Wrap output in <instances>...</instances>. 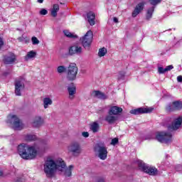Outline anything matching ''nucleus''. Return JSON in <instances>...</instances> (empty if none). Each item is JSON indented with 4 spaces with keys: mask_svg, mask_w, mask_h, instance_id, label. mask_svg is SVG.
<instances>
[{
    "mask_svg": "<svg viewBox=\"0 0 182 182\" xmlns=\"http://www.w3.org/2000/svg\"><path fill=\"white\" fill-rule=\"evenodd\" d=\"M66 167V163L61 158H58L54 160L53 156H48L44 161L43 171L48 178H52L56 173V170L58 171H63V168Z\"/></svg>",
    "mask_w": 182,
    "mask_h": 182,
    "instance_id": "1",
    "label": "nucleus"
},
{
    "mask_svg": "<svg viewBox=\"0 0 182 182\" xmlns=\"http://www.w3.org/2000/svg\"><path fill=\"white\" fill-rule=\"evenodd\" d=\"M18 152L23 160H33L38 156V146L36 145L21 144L18 146Z\"/></svg>",
    "mask_w": 182,
    "mask_h": 182,
    "instance_id": "2",
    "label": "nucleus"
},
{
    "mask_svg": "<svg viewBox=\"0 0 182 182\" xmlns=\"http://www.w3.org/2000/svg\"><path fill=\"white\" fill-rule=\"evenodd\" d=\"M182 123V116L176 118L173 120H171V118H167L164 122V126H166L170 132H173V130H178L180 127H181Z\"/></svg>",
    "mask_w": 182,
    "mask_h": 182,
    "instance_id": "3",
    "label": "nucleus"
},
{
    "mask_svg": "<svg viewBox=\"0 0 182 182\" xmlns=\"http://www.w3.org/2000/svg\"><path fill=\"white\" fill-rule=\"evenodd\" d=\"M136 164L139 168V170H141V171H144V173H146V174H149V176H157L159 174V170L154 166H150L141 160H137Z\"/></svg>",
    "mask_w": 182,
    "mask_h": 182,
    "instance_id": "4",
    "label": "nucleus"
},
{
    "mask_svg": "<svg viewBox=\"0 0 182 182\" xmlns=\"http://www.w3.org/2000/svg\"><path fill=\"white\" fill-rule=\"evenodd\" d=\"M7 123L11 124L14 130H22L24 127L23 123L17 115L10 114L7 117Z\"/></svg>",
    "mask_w": 182,
    "mask_h": 182,
    "instance_id": "5",
    "label": "nucleus"
},
{
    "mask_svg": "<svg viewBox=\"0 0 182 182\" xmlns=\"http://www.w3.org/2000/svg\"><path fill=\"white\" fill-rule=\"evenodd\" d=\"M94 152L95 156L100 160H106L107 159V147L103 143H98L94 146Z\"/></svg>",
    "mask_w": 182,
    "mask_h": 182,
    "instance_id": "6",
    "label": "nucleus"
},
{
    "mask_svg": "<svg viewBox=\"0 0 182 182\" xmlns=\"http://www.w3.org/2000/svg\"><path fill=\"white\" fill-rule=\"evenodd\" d=\"M78 68L75 63H70L66 70V77L70 82L76 80L77 76Z\"/></svg>",
    "mask_w": 182,
    "mask_h": 182,
    "instance_id": "7",
    "label": "nucleus"
},
{
    "mask_svg": "<svg viewBox=\"0 0 182 182\" xmlns=\"http://www.w3.org/2000/svg\"><path fill=\"white\" fill-rule=\"evenodd\" d=\"M67 150L68 153L72 154V156L77 157V156L80 155L82 153V147L80 146V143L76 141L71 142L68 146Z\"/></svg>",
    "mask_w": 182,
    "mask_h": 182,
    "instance_id": "8",
    "label": "nucleus"
},
{
    "mask_svg": "<svg viewBox=\"0 0 182 182\" xmlns=\"http://www.w3.org/2000/svg\"><path fill=\"white\" fill-rule=\"evenodd\" d=\"M156 139L160 143H165V144H168V143H170L172 140V135L170 132H156Z\"/></svg>",
    "mask_w": 182,
    "mask_h": 182,
    "instance_id": "9",
    "label": "nucleus"
},
{
    "mask_svg": "<svg viewBox=\"0 0 182 182\" xmlns=\"http://www.w3.org/2000/svg\"><path fill=\"white\" fill-rule=\"evenodd\" d=\"M83 48H89L93 41V33L92 31H88L85 36L80 38Z\"/></svg>",
    "mask_w": 182,
    "mask_h": 182,
    "instance_id": "10",
    "label": "nucleus"
},
{
    "mask_svg": "<svg viewBox=\"0 0 182 182\" xmlns=\"http://www.w3.org/2000/svg\"><path fill=\"white\" fill-rule=\"evenodd\" d=\"M16 96H21L22 91L25 89V80L22 77L16 79L14 82Z\"/></svg>",
    "mask_w": 182,
    "mask_h": 182,
    "instance_id": "11",
    "label": "nucleus"
},
{
    "mask_svg": "<svg viewBox=\"0 0 182 182\" xmlns=\"http://www.w3.org/2000/svg\"><path fill=\"white\" fill-rule=\"evenodd\" d=\"M154 110L153 107H139L137 109H132L130 111L131 114H143L144 113H151Z\"/></svg>",
    "mask_w": 182,
    "mask_h": 182,
    "instance_id": "12",
    "label": "nucleus"
},
{
    "mask_svg": "<svg viewBox=\"0 0 182 182\" xmlns=\"http://www.w3.org/2000/svg\"><path fill=\"white\" fill-rule=\"evenodd\" d=\"M83 49L82 48V46H80L79 44H75L70 47L69 48V55L71 56L73 55H82Z\"/></svg>",
    "mask_w": 182,
    "mask_h": 182,
    "instance_id": "13",
    "label": "nucleus"
},
{
    "mask_svg": "<svg viewBox=\"0 0 182 182\" xmlns=\"http://www.w3.org/2000/svg\"><path fill=\"white\" fill-rule=\"evenodd\" d=\"M4 62L6 65H14L16 62V55L12 53H9L4 56Z\"/></svg>",
    "mask_w": 182,
    "mask_h": 182,
    "instance_id": "14",
    "label": "nucleus"
},
{
    "mask_svg": "<svg viewBox=\"0 0 182 182\" xmlns=\"http://www.w3.org/2000/svg\"><path fill=\"white\" fill-rule=\"evenodd\" d=\"M45 120L43 119V118H42V117L41 116H37L33 118L32 122V126L33 127L39 128L41 127V126H43Z\"/></svg>",
    "mask_w": 182,
    "mask_h": 182,
    "instance_id": "15",
    "label": "nucleus"
},
{
    "mask_svg": "<svg viewBox=\"0 0 182 182\" xmlns=\"http://www.w3.org/2000/svg\"><path fill=\"white\" fill-rule=\"evenodd\" d=\"M145 4L146 3H144V1H142V2L139 3L136 6L134 11L132 12V18H136V16H137V15H139V14H140V12H141V11H143V9H144Z\"/></svg>",
    "mask_w": 182,
    "mask_h": 182,
    "instance_id": "16",
    "label": "nucleus"
},
{
    "mask_svg": "<svg viewBox=\"0 0 182 182\" xmlns=\"http://www.w3.org/2000/svg\"><path fill=\"white\" fill-rule=\"evenodd\" d=\"M74 168L75 166H73V165H70L67 168L65 167L63 168V171H61L62 174L65 177H72V171H73Z\"/></svg>",
    "mask_w": 182,
    "mask_h": 182,
    "instance_id": "17",
    "label": "nucleus"
},
{
    "mask_svg": "<svg viewBox=\"0 0 182 182\" xmlns=\"http://www.w3.org/2000/svg\"><path fill=\"white\" fill-rule=\"evenodd\" d=\"M68 91L69 94V99L70 100H73V99H75V95H76V86H75L73 84H71L68 87Z\"/></svg>",
    "mask_w": 182,
    "mask_h": 182,
    "instance_id": "18",
    "label": "nucleus"
},
{
    "mask_svg": "<svg viewBox=\"0 0 182 182\" xmlns=\"http://www.w3.org/2000/svg\"><path fill=\"white\" fill-rule=\"evenodd\" d=\"M122 112H123V109H122V107L113 106L110 107L108 113H109V114H113L114 116H117V114H119V113H122Z\"/></svg>",
    "mask_w": 182,
    "mask_h": 182,
    "instance_id": "19",
    "label": "nucleus"
},
{
    "mask_svg": "<svg viewBox=\"0 0 182 182\" xmlns=\"http://www.w3.org/2000/svg\"><path fill=\"white\" fill-rule=\"evenodd\" d=\"M105 120L109 123V124H113V123L117 122V117L116 115H113V114L108 113L105 117Z\"/></svg>",
    "mask_w": 182,
    "mask_h": 182,
    "instance_id": "20",
    "label": "nucleus"
},
{
    "mask_svg": "<svg viewBox=\"0 0 182 182\" xmlns=\"http://www.w3.org/2000/svg\"><path fill=\"white\" fill-rule=\"evenodd\" d=\"M95 18H96V15H95V13L90 11L87 14V20H88L90 25H91V26H93V25H95Z\"/></svg>",
    "mask_w": 182,
    "mask_h": 182,
    "instance_id": "21",
    "label": "nucleus"
},
{
    "mask_svg": "<svg viewBox=\"0 0 182 182\" xmlns=\"http://www.w3.org/2000/svg\"><path fill=\"white\" fill-rule=\"evenodd\" d=\"M92 95L93 96H95V97H97V99H102V100L107 99V95H105V93L100 91H94L92 92Z\"/></svg>",
    "mask_w": 182,
    "mask_h": 182,
    "instance_id": "22",
    "label": "nucleus"
},
{
    "mask_svg": "<svg viewBox=\"0 0 182 182\" xmlns=\"http://www.w3.org/2000/svg\"><path fill=\"white\" fill-rule=\"evenodd\" d=\"M53 103V101L52 100V99H50V97H47L43 99V105L44 109H48V107H49V106H51Z\"/></svg>",
    "mask_w": 182,
    "mask_h": 182,
    "instance_id": "23",
    "label": "nucleus"
},
{
    "mask_svg": "<svg viewBox=\"0 0 182 182\" xmlns=\"http://www.w3.org/2000/svg\"><path fill=\"white\" fill-rule=\"evenodd\" d=\"M100 129V126L99 125V123L96 122H92L90 124V130L92 131V133H97Z\"/></svg>",
    "mask_w": 182,
    "mask_h": 182,
    "instance_id": "24",
    "label": "nucleus"
},
{
    "mask_svg": "<svg viewBox=\"0 0 182 182\" xmlns=\"http://www.w3.org/2000/svg\"><path fill=\"white\" fill-rule=\"evenodd\" d=\"M58 12H59V4H54L51 9V15L53 18L58 16Z\"/></svg>",
    "mask_w": 182,
    "mask_h": 182,
    "instance_id": "25",
    "label": "nucleus"
},
{
    "mask_svg": "<svg viewBox=\"0 0 182 182\" xmlns=\"http://www.w3.org/2000/svg\"><path fill=\"white\" fill-rule=\"evenodd\" d=\"M63 33L67 38H70L71 39H77V35H76L75 33H70L68 30H64Z\"/></svg>",
    "mask_w": 182,
    "mask_h": 182,
    "instance_id": "26",
    "label": "nucleus"
},
{
    "mask_svg": "<svg viewBox=\"0 0 182 182\" xmlns=\"http://www.w3.org/2000/svg\"><path fill=\"white\" fill-rule=\"evenodd\" d=\"M173 109L175 110H181L182 109V102L181 101H174L172 103Z\"/></svg>",
    "mask_w": 182,
    "mask_h": 182,
    "instance_id": "27",
    "label": "nucleus"
},
{
    "mask_svg": "<svg viewBox=\"0 0 182 182\" xmlns=\"http://www.w3.org/2000/svg\"><path fill=\"white\" fill-rule=\"evenodd\" d=\"M36 139H37L36 135H33L31 134H26L24 136V140H26V141H33L36 140Z\"/></svg>",
    "mask_w": 182,
    "mask_h": 182,
    "instance_id": "28",
    "label": "nucleus"
},
{
    "mask_svg": "<svg viewBox=\"0 0 182 182\" xmlns=\"http://www.w3.org/2000/svg\"><path fill=\"white\" fill-rule=\"evenodd\" d=\"M153 12H154V6L148 9L146 11V16L147 21H149V19H151V17L153 16Z\"/></svg>",
    "mask_w": 182,
    "mask_h": 182,
    "instance_id": "29",
    "label": "nucleus"
},
{
    "mask_svg": "<svg viewBox=\"0 0 182 182\" xmlns=\"http://www.w3.org/2000/svg\"><path fill=\"white\" fill-rule=\"evenodd\" d=\"M33 58H36V52L31 50L26 55V60H29V59H33Z\"/></svg>",
    "mask_w": 182,
    "mask_h": 182,
    "instance_id": "30",
    "label": "nucleus"
},
{
    "mask_svg": "<svg viewBox=\"0 0 182 182\" xmlns=\"http://www.w3.org/2000/svg\"><path fill=\"white\" fill-rule=\"evenodd\" d=\"M106 53H107V50L105 48H100L98 52V56L102 58Z\"/></svg>",
    "mask_w": 182,
    "mask_h": 182,
    "instance_id": "31",
    "label": "nucleus"
},
{
    "mask_svg": "<svg viewBox=\"0 0 182 182\" xmlns=\"http://www.w3.org/2000/svg\"><path fill=\"white\" fill-rule=\"evenodd\" d=\"M66 71V67H65V65H60L57 68V72L60 75H62V73H65Z\"/></svg>",
    "mask_w": 182,
    "mask_h": 182,
    "instance_id": "32",
    "label": "nucleus"
},
{
    "mask_svg": "<svg viewBox=\"0 0 182 182\" xmlns=\"http://www.w3.org/2000/svg\"><path fill=\"white\" fill-rule=\"evenodd\" d=\"M124 76H126V72H124V71L119 72V74H118L119 80H120L122 79H124Z\"/></svg>",
    "mask_w": 182,
    "mask_h": 182,
    "instance_id": "33",
    "label": "nucleus"
},
{
    "mask_svg": "<svg viewBox=\"0 0 182 182\" xmlns=\"http://www.w3.org/2000/svg\"><path fill=\"white\" fill-rule=\"evenodd\" d=\"M166 72H167L166 68H164L163 67L158 68V73H159V75H163V73H166Z\"/></svg>",
    "mask_w": 182,
    "mask_h": 182,
    "instance_id": "34",
    "label": "nucleus"
},
{
    "mask_svg": "<svg viewBox=\"0 0 182 182\" xmlns=\"http://www.w3.org/2000/svg\"><path fill=\"white\" fill-rule=\"evenodd\" d=\"M166 112H174V110H175L174 106L173 105H172V106L168 105L166 106Z\"/></svg>",
    "mask_w": 182,
    "mask_h": 182,
    "instance_id": "35",
    "label": "nucleus"
},
{
    "mask_svg": "<svg viewBox=\"0 0 182 182\" xmlns=\"http://www.w3.org/2000/svg\"><path fill=\"white\" fill-rule=\"evenodd\" d=\"M31 41L33 45H38L39 43V40L36 37H32Z\"/></svg>",
    "mask_w": 182,
    "mask_h": 182,
    "instance_id": "36",
    "label": "nucleus"
},
{
    "mask_svg": "<svg viewBox=\"0 0 182 182\" xmlns=\"http://www.w3.org/2000/svg\"><path fill=\"white\" fill-rule=\"evenodd\" d=\"M149 2L151 5L156 6L157 4H160L161 2V0H149Z\"/></svg>",
    "mask_w": 182,
    "mask_h": 182,
    "instance_id": "37",
    "label": "nucleus"
},
{
    "mask_svg": "<svg viewBox=\"0 0 182 182\" xmlns=\"http://www.w3.org/2000/svg\"><path fill=\"white\" fill-rule=\"evenodd\" d=\"M118 143H119V139L114 138V139H112L111 145L112 146H116V144H117Z\"/></svg>",
    "mask_w": 182,
    "mask_h": 182,
    "instance_id": "38",
    "label": "nucleus"
},
{
    "mask_svg": "<svg viewBox=\"0 0 182 182\" xmlns=\"http://www.w3.org/2000/svg\"><path fill=\"white\" fill-rule=\"evenodd\" d=\"M40 15H48V10L45 9H42L40 12H39Z\"/></svg>",
    "mask_w": 182,
    "mask_h": 182,
    "instance_id": "39",
    "label": "nucleus"
},
{
    "mask_svg": "<svg viewBox=\"0 0 182 182\" xmlns=\"http://www.w3.org/2000/svg\"><path fill=\"white\" fill-rule=\"evenodd\" d=\"M174 67H173V65H168L166 67L165 70H166V72H168L170 70H171V69H173Z\"/></svg>",
    "mask_w": 182,
    "mask_h": 182,
    "instance_id": "40",
    "label": "nucleus"
},
{
    "mask_svg": "<svg viewBox=\"0 0 182 182\" xmlns=\"http://www.w3.org/2000/svg\"><path fill=\"white\" fill-rule=\"evenodd\" d=\"M82 136L83 137H85V138L89 137V132H83L82 133Z\"/></svg>",
    "mask_w": 182,
    "mask_h": 182,
    "instance_id": "41",
    "label": "nucleus"
},
{
    "mask_svg": "<svg viewBox=\"0 0 182 182\" xmlns=\"http://www.w3.org/2000/svg\"><path fill=\"white\" fill-rule=\"evenodd\" d=\"M4 38L0 37V49H1V48H2V46H4Z\"/></svg>",
    "mask_w": 182,
    "mask_h": 182,
    "instance_id": "42",
    "label": "nucleus"
},
{
    "mask_svg": "<svg viewBox=\"0 0 182 182\" xmlns=\"http://www.w3.org/2000/svg\"><path fill=\"white\" fill-rule=\"evenodd\" d=\"M177 81L179 82H182V76L181 75H179L177 77Z\"/></svg>",
    "mask_w": 182,
    "mask_h": 182,
    "instance_id": "43",
    "label": "nucleus"
},
{
    "mask_svg": "<svg viewBox=\"0 0 182 182\" xmlns=\"http://www.w3.org/2000/svg\"><path fill=\"white\" fill-rule=\"evenodd\" d=\"M114 22L115 23H119V19L117 18H116V17H114Z\"/></svg>",
    "mask_w": 182,
    "mask_h": 182,
    "instance_id": "44",
    "label": "nucleus"
},
{
    "mask_svg": "<svg viewBox=\"0 0 182 182\" xmlns=\"http://www.w3.org/2000/svg\"><path fill=\"white\" fill-rule=\"evenodd\" d=\"M37 2H38V4H43V0H37Z\"/></svg>",
    "mask_w": 182,
    "mask_h": 182,
    "instance_id": "45",
    "label": "nucleus"
},
{
    "mask_svg": "<svg viewBox=\"0 0 182 182\" xmlns=\"http://www.w3.org/2000/svg\"><path fill=\"white\" fill-rule=\"evenodd\" d=\"M151 136H149V137H146L145 138V140H151Z\"/></svg>",
    "mask_w": 182,
    "mask_h": 182,
    "instance_id": "46",
    "label": "nucleus"
},
{
    "mask_svg": "<svg viewBox=\"0 0 182 182\" xmlns=\"http://www.w3.org/2000/svg\"><path fill=\"white\" fill-rule=\"evenodd\" d=\"M1 176H4V173L0 171V177H1Z\"/></svg>",
    "mask_w": 182,
    "mask_h": 182,
    "instance_id": "47",
    "label": "nucleus"
}]
</instances>
